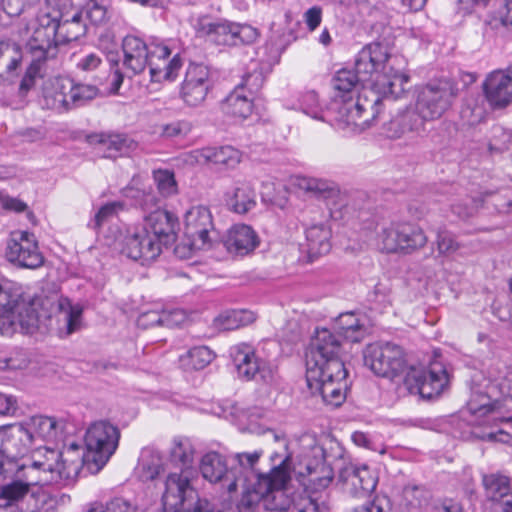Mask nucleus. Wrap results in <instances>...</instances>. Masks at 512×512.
Listing matches in <instances>:
<instances>
[{"instance_id": "nucleus-1", "label": "nucleus", "mask_w": 512, "mask_h": 512, "mask_svg": "<svg viewBox=\"0 0 512 512\" xmlns=\"http://www.w3.org/2000/svg\"><path fill=\"white\" fill-rule=\"evenodd\" d=\"M395 60L387 47L371 43L358 53L355 71L336 72L332 79V109L336 112L337 128L353 133L370 128L382 98L396 99L404 93L409 76L394 68Z\"/></svg>"}, {"instance_id": "nucleus-2", "label": "nucleus", "mask_w": 512, "mask_h": 512, "mask_svg": "<svg viewBox=\"0 0 512 512\" xmlns=\"http://www.w3.org/2000/svg\"><path fill=\"white\" fill-rule=\"evenodd\" d=\"M82 309L73 306L68 298L31 296L22 287L0 275V333L11 336L15 332L31 333L40 317L56 315L60 332L70 335L81 326Z\"/></svg>"}, {"instance_id": "nucleus-3", "label": "nucleus", "mask_w": 512, "mask_h": 512, "mask_svg": "<svg viewBox=\"0 0 512 512\" xmlns=\"http://www.w3.org/2000/svg\"><path fill=\"white\" fill-rule=\"evenodd\" d=\"M119 429L107 421L93 423L86 432L84 449L72 443L63 451L47 447L39 449L33 466L51 474V479L68 485L75 481L80 470L86 466L91 473H98L118 447Z\"/></svg>"}, {"instance_id": "nucleus-4", "label": "nucleus", "mask_w": 512, "mask_h": 512, "mask_svg": "<svg viewBox=\"0 0 512 512\" xmlns=\"http://www.w3.org/2000/svg\"><path fill=\"white\" fill-rule=\"evenodd\" d=\"M86 33L82 15L74 9L51 10L42 13L37 18V25L31 35V45H40V54L54 53L60 44L79 39Z\"/></svg>"}, {"instance_id": "nucleus-5", "label": "nucleus", "mask_w": 512, "mask_h": 512, "mask_svg": "<svg viewBox=\"0 0 512 512\" xmlns=\"http://www.w3.org/2000/svg\"><path fill=\"white\" fill-rule=\"evenodd\" d=\"M262 454V450L237 453L231 457L232 464L228 466L221 454L208 452L200 460L199 471L220 491L231 493L237 490L239 479L250 467L256 466Z\"/></svg>"}, {"instance_id": "nucleus-6", "label": "nucleus", "mask_w": 512, "mask_h": 512, "mask_svg": "<svg viewBox=\"0 0 512 512\" xmlns=\"http://www.w3.org/2000/svg\"><path fill=\"white\" fill-rule=\"evenodd\" d=\"M198 470L170 471L164 480L162 502L165 511L211 512L209 503L199 498L192 485Z\"/></svg>"}, {"instance_id": "nucleus-7", "label": "nucleus", "mask_w": 512, "mask_h": 512, "mask_svg": "<svg viewBox=\"0 0 512 512\" xmlns=\"http://www.w3.org/2000/svg\"><path fill=\"white\" fill-rule=\"evenodd\" d=\"M347 375L345 365L334 362L331 369H306V383L312 395H320L324 403L338 407L346 398Z\"/></svg>"}, {"instance_id": "nucleus-8", "label": "nucleus", "mask_w": 512, "mask_h": 512, "mask_svg": "<svg viewBox=\"0 0 512 512\" xmlns=\"http://www.w3.org/2000/svg\"><path fill=\"white\" fill-rule=\"evenodd\" d=\"M347 375L345 365L334 362L331 369H306V383L312 395H320L324 403L338 407L346 398Z\"/></svg>"}, {"instance_id": "nucleus-9", "label": "nucleus", "mask_w": 512, "mask_h": 512, "mask_svg": "<svg viewBox=\"0 0 512 512\" xmlns=\"http://www.w3.org/2000/svg\"><path fill=\"white\" fill-rule=\"evenodd\" d=\"M347 375L345 365L334 362L331 369H306V383L312 395H320L324 403L338 407L346 398Z\"/></svg>"}, {"instance_id": "nucleus-10", "label": "nucleus", "mask_w": 512, "mask_h": 512, "mask_svg": "<svg viewBox=\"0 0 512 512\" xmlns=\"http://www.w3.org/2000/svg\"><path fill=\"white\" fill-rule=\"evenodd\" d=\"M197 35L207 37L218 45L251 44L258 38L257 29L250 25L216 22L208 16L199 17L194 24Z\"/></svg>"}, {"instance_id": "nucleus-11", "label": "nucleus", "mask_w": 512, "mask_h": 512, "mask_svg": "<svg viewBox=\"0 0 512 512\" xmlns=\"http://www.w3.org/2000/svg\"><path fill=\"white\" fill-rule=\"evenodd\" d=\"M30 433L24 422L13 424L0 432V480L11 477L18 470L13 458L28 452L33 442Z\"/></svg>"}, {"instance_id": "nucleus-12", "label": "nucleus", "mask_w": 512, "mask_h": 512, "mask_svg": "<svg viewBox=\"0 0 512 512\" xmlns=\"http://www.w3.org/2000/svg\"><path fill=\"white\" fill-rule=\"evenodd\" d=\"M455 95L453 83L440 79L419 90L414 108L425 122L436 120L450 108Z\"/></svg>"}, {"instance_id": "nucleus-13", "label": "nucleus", "mask_w": 512, "mask_h": 512, "mask_svg": "<svg viewBox=\"0 0 512 512\" xmlns=\"http://www.w3.org/2000/svg\"><path fill=\"white\" fill-rule=\"evenodd\" d=\"M364 363L381 377L393 379L404 369V353L400 346L390 342H376L363 351Z\"/></svg>"}, {"instance_id": "nucleus-14", "label": "nucleus", "mask_w": 512, "mask_h": 512, "mask_svg": "<svg viewBox=\"0 0 512 512\" xmlns=\"http://www.w3.org/2000/svg\"><path fill=\"white\" fill-rule=\"evenodd\" d=\"M114 245L123 255L142 264L155 260L162 251L155 237L142 225L127 228Z\"/></svg>"}, {"instance_id": "nucleus-15", "label": "nucleus", "mask_w": 512, "mask_h": 512, "mask_svg": "<svg viewBox=\"0 0 512 512\" xmlns=\"http://www.w3.org/2000/svg\"><path fill=\"white\" fill-rule=\"evenodd\" d=\"M341 338L333 331L317 329L306 352V369H331L332 363L344 364Z\"/></svg>"}, {"instance_id": "nucleus-16", "label": "nucleus", "mask_w": 512, "mask_h": 512, "mask_svg": "<svg viewBox=\"0 0 512 512\" xmlns=\"http://www.w3.org/2000/svg\"><path fill=\"white\" fill-rule=\"evenodd\" d=\"M404 383L410 393L431 399L439 396L448 386L449 376L442 363L434 362L428 369L411 368Z\"/></svg>"}, {"instance_id": "nucleus-17", "label": "nucleus", "mask_w": 512, "mask_h": 512, "mask_svg": "<svg viewBox=\"0 0 512 512\" xmlns=\"http://www.w3.org/2000/svg\"><path fill=\"white\" fill-rule=\"evenodd\" d=\"M290 461L291 454L288 453L269 474H261L262 481L269 482L267 483V495L263 497L268 510L286 512L296 502L287 492V485L291 480Z\"/></svg>"}, {"instance_id": "nucleus-18", "label": "nucleus", "mask_w": 512, "mask_h": 512, "mask_svg": "<svg viewBox=\"0 0 512 512\" xmlns=\"http://www.w3.org/2000/svg\"><path fill=\"white\" fill-rule=\"evenodd\" d=\"M24 471V480H14L8 484L0 486V507L1 508H12L14 506L25 507V501L27 500L30 493V487L36 485L42 481L44 482H55L51 479L49 472H44L41 468L34 467L33 463L29 466L21 467ZM56 483H58L56 481Z\"/></svg>"}, {"instance_id": "nucleus-19", "label": "nucleus", "mask_w": 512, "mask_h": 512, "mask_svg": "<svg viewBox=\"0 0 512 512\" xmlns=\"http://www.w3.org/2000/svg\"><path fill=\"white\" fill-rule=\"evenodd\" d=\"M6 258L9 262L27 269L39 268L44 263L36 237L27 231L12 234L7 244Z\"/></svg>"}, {"instance_id": "nucleus-20", "label": "nucleus", "mask_w": 512, "mask_h": 512, "mask_svg": "<svg viewBox=\"0 0 512 512\" xmlns=\"http://www.w3.org/2000/svg\"><path fill=\"white\" fill-rule=\"evenodd\" d=\"M213 87L210 70L203 64L188 66L181 86L180 97L190 107L202 105Z\"/></svg>"}, {"instance_id": "nucleus-21", "label": "nucleus", "mask_w": 512, "mask_h": 512, "mask_svg": "<svg viewBox=\"0 0 512 512\" xmlns=\"http://www.w3.org/2000/svg\"><path fill=\"white\" fill-rule=\"evenodd\" d=\"M339 481L358 497L371 493L377 485V479L366 465L358 466L345 458V451L339 445Z\"/></svg>"}, {"instance_id": "nucleus-22", "label": "nucleus", "mask_w": 512, "mask_h": 512, "mask_svg": "<svg viewBox=\"0 0 512 512\" xmlns=\"http://www.w3.org/2000/svg\"><path fill=\"white\" fill-rule=\"evenodd\" d=\"M147 66L152 82L174 81L183 66V60L179 52L172 54L165 43H152Z\"/></svg>"}, {"instance_id": "nucleus-23", "label": "nucleus", "mask_w": 512, "mask_h": 512, "mask_svg": "<svg viewBox=\"0 0 512 512\" xmlns=\"http://www.w3.org/2000/svg\"><path fill=\"white\" fill-rule=\"evenodd\" d=\"M214 224L210 210L205 206H194L184 216V233L195 249L210 246V233Z\"/></svg>"}, {"instance_id": "nucleus-24", "label": "nucleus", "mask_w": 512, "mask_h": 512, "mask_svg": "<svg viewBox=\"0 0 512 512\" xmlns=\"http://www.w3.org/2000/svg\"><path fill=\"white\" fill-rule=\"evenodd\" d=\"M183 159L189 165L214 164L232 169L240 163L241 152L232 146L204 147L186 153Z\"/></svg>"}, {"instance_id": "nucleus-25", "label": "nucleus", "mask_w": 512, "mask_h": 512, "mask_svg": "<svg viewBox=\"0 0 512 512\" xmlns=\"http://www.w3.org/2000/svg\"><path fill=\"white\" fill-rule=\"evenodd\" d=\"M484 94L493 107L512 103V65L505 70L491 72L483 83Z\"/></svg>"}, {"instance_id": "nucleus-26", "label": "nucleus", "mask_w": 512, "mask_h": 512, "mask_svg": "<svg viewBox=\"0 0 512 512\" xmlns=\"http://www.w3.org/2000/svg\"><path fill=\"white\" fill-rule=\"evenodd\" d=\"M267 481H262V476L254 467H250L239 479L238 487L243 492L237 504V512H254L259 502L267 495Z\"/></svg>"}, {"instance_id": "nucleus-27", "label": "nucleus", "mask_w": 512, "mask_h": 512, "mask_svg": "<svg viewBox=\"0 0 512 512\" xmlns=\"http://www.w3.org/2000/svg\"><path fill=\"white\" fill-rule=\"evenodd\" d=\"M259 244V236L251 226L246 224L232 226L224 240L228 253L241 257L252 253Z\"/></svg>"}, {"instance_id": "nucleus-28", "label": "nucleus", "mask_w": 512, "mask_h": 512, "mask_svg": "<svg viewBox=\"0 0 512 512\" xmlns=\"http://www.w3.org/2000/svg\"><path fill=\"white\" fill-rule=\"evenodd\" d=\"M177 224V218L173 213L156 209L145 217V223L142 226L148 228L150 235L155 237L162 249V245L175 241Z\"/></svg>"}, {"instance_id": "nucleus-29", "label": "nucleus", "mask_w": 512, "mask_h": 512, "mask_svg": "<svg viewBox=\"0 0 512 512\" xmlns=\"http://www.w3.org/2000/svg\"><path fill=\"white\" fill-rule=\"evenodd\" d=\"M123 65L132 75L144 71L148 65L152 43L147 45L141 38L128 35L123 39Z\"/></svg>"}, {"instance_id": "nucleus-30", "label": "nucleus", "mask_w": 512, "mask_h": 512, "mask_svg": "<svg viewBox=\"0 0 512 512\" xmlns=\"http://www.w3.org/2000/svg\"><path fill=\"white\" fill-rule=\"evenodd\" d=\"M229 353L241 379L249 381L256 378L258 365L262 358L256 354V350L251 344L238 343L230 348Z\"/></svg>"}, {"instance_id": "nucleus-31", "label": "nucleus", "mask_w": 512, "mask_h": 512, "mask_svg": "<svg viewBox=\"0 0 512 512\" xmlns=\"http://www.w3.org/2000/svg\"><path fill=\"white\" fill-rule=\"evenodd\" d=\"M69 86L70 78L57 77L50 79L43 88L44 105L57 112L69 111Z\"/></svg>"}, {"instance_id": "nucleus-32", "label": "nucleus", "mask_w": 512, "mask_h": 512, "mask_svg": "<svg viewBox=\"0 0 512 512\" xmlns=\"http://www.w3.org/2000/svg\"><path fill=\"white\" fill-rule=\"evenodd\" d=\"M253 108V96L247 94L241 87H235L222 104L224 113L237 122H242L250 117Z\"/></svg>"}, {"instance_id": "nucleus-33", "label": "nucleus", "mask_w": 512, "mask_h": 512, "mask_svg": "<svg viewBox=\"0 0 512 512\" xmlns=\"http://www.w3.org/2000/svg\"><path fill=\"white\" fill-rule=\"evenodd\" d=\"M90 142L99 145L105 157L112 158L133 151L137 144L124 134L100 133L90 136Z\"/></svg>"}, {"instance_id": "nucleus-34", "label": "nucleus", "mask_w": 512, "mask_h": 512, "mask_svg": "<svg viewBox=\"0 0 512 512\" xmlns=\"http://www.w3.org/2000/svg\"><path fill=\"white\" fill-rule=\"evenodd\" d=\"M307 253L310 259L327 254L331 249V228L325 223L309 226L306 229Z\"/></svg>"}, {"instance_id": "nucleus-35", "label": "nucleus", "mask_w": 512, "mask_h": 512, "mask_svg": "<svg viewBox=\"0 0 512 512\" xmlns=\"http://www.w3.org/2000/svg\"><path fill=\"white\" fill-rule=\"evenodd\" d=\"M195 448L190 439L176 437L169 450V463L175 470H197L194 467Z\"/></svg>"}, {"instance_id": "nucleus-36", "label": "nucleus", "mask_w": 512, "mask_h": 512, "mask_svg": "<svg viewBox=\"0 0 512 512\" xmlns=\"http://www.w3.org/2000/svg\"><path fill=\"white\" fill-rule=\"evenodd\" d=\"M35 46V48L32 47L30 38L27 42V48L32 55V61L27 67L19 85V93L22 96L26 95L35 86L36 79L41 77L42 64L47 59L54 57V53H46V51H43V55H41L40 51H38L40 50V45Z\"/></svg>"}, {"instance_id": "nucleus-37", "label": "nucleus", "mask_w": 512, "mask_h": 512, "mask_svg": "<svg viewBox=\"0 0 512 512\" xmlns=\"http://www.w3.org/2000/svg\"><path fill=\"white\" fill-rule=\"evenodd\" d=\"M70 501L69 495L54 496L46 491L38 490L32 492L25 501V507L20 512H58L60 503Z\"/></svg>"}, {"instance_id": "nucleus-38", "label": "nucleus", "mask_w": 512, "mask_h": 512, "mask_svg": "<svg viewBox=\"0 0 512 512\" xmlns=\"http://www.w3.org/2000/svg\"><path fill=\"white\" fill-rule=\"evenodd\" d=\"M299 109L307 116L328 122L336 126V112L332 109V103L327 109H323L318 95L314 91H308L301 95L299 98Z\"/></svg>"}, {"instance_id": "nucleus-39", "label": "nucleus", "mask_w": 512, "mask_h": 512, "mask_svg": "<svg viewBox=\"0 0 512 512\" xmlns=\"http://www.w3.org/2000/svg\"><path fill=\"white\" fill-rule=\"evenodd\" d=\"M334 329L336 335L350 342L362 341L367 333L365 326L351 312L339 315L335 320Z\"/></svg>"}, {"instance_id": "nucleus-40", "label": "nucleus", "mask_w": 512, "mask_h": 512, "mask_svg": "<svg viewBox=\"0 0 512 512\" xmlns=\"http://www.w3.org/2000/svg\"><path fill=\"white\" fill-rule=\"evenodd\" d=\"M227 204L232 211L245 214L256 206V194L247 182H237L233 191L228 195Z\"/></svg>"}, {"instance_id": "nucleus-41", "label": "nucleus", "mask_w": 512, "mask_h": 512, "mask_svg": "<svg viewBox=\"0 0 512 512\" xmlns=\"http://www.w3.org/2000/svg\"><path fill=\"white\" fill-rule=\"evenodd\" d=\"M24 424L31 431L32 440L35 436L46 440L55 439L63 428L55 418L43 415L32 416Z\"/></svg>"}, {"instance_id": "nucleus-42", "label": "nucleus", "mask_w": 512, "mask_h": 512, "mask_svg": "<svg viewBox=\"0 0 512 512\" xmlns=\"http://www.w3.org/2000/svg\"><path fill=\"white\" fill-rule=\"evenodd\" d=\"M401 241L400 253L412 254L426 246L428 237L419 225L402 222Z\"/></svg>"}, {"instance_id": "nucleus-43", "label": "nucleus", "mask_w": 512, "mask_h": 512, "mask_svg": "<svg viewBox=\"0 0 512 512\" xmlns=\"http://www.w3.org/2000/svg\"><path fill=\"white\" fill-rule=\"evenodd\" d=\"M255 314L249 310H228L214 319V326L220 331H231L253 323Z\"/></svg>"}, {"instance_id": "nucleus-44", "label": "nucleus", "mask_w": 512, "mask_h": 512, "mask_svg": "<svg viewBox=\"0 0 512 512\" xmlns=\"http://www.w3.org/2000/svg\"><path fill=\"white\" fill-rule=\"evenodd\" d=\"M402 222L383 225L377 233V246L386 253H400Z\"/></svg>"}, {"instance_id": "nucleus-45", "label": "nucleus", "mask_w": 512, "mask_h": 512, "mask_svg": "<svg viewBox=\"0 0 512 512\" xmlns=\"http://www.w3.org/2000/svg\"><path fill=\"white\" fill-rule=\"evenodd\" d=\"M483 486L486 496L494 503L495 508L512 492V486L506 476L488 474L483 476Z\"/></svg>"}, {"instance_id": "nucleus-46", "label": "nucleus", "mask_w": 512, "mask_h": 512, "mask_svg": "<svg viewBox=\"0 0 512 512\" xmlns=\"http://www.w3.org/2000/svg\"><path fill=\"white\" fill-rule=\"evenodd\" d=\"M488 378L504 397L512 398V365L496 363L488 370Z\"/></svg>"}, {"instance_id": "nucleus-47", "label": "nucleus", "mask_w": 512, "mask_h": 512, "mask_svg": "<svg viewBox=\"0 0 512 512\" xmlns=\"http://www.w3.org/2000/svg\"><path fill=\"white\" fill-rule=\"evenodd\" d=\"M98 94V89L94 85L75 83L70 79L68 90L69 109H74L85 105L94 99Z\"/></svg>"}, {"instance_id": "nucleus-48", "label": "nucleus", "mask_w": 512, "mask_h": 512, "mask_svg": "<svg viewBox=\"0 0 512 512\" xmlns=\"http://www.w3.org/2000/svg\"><path fill=\"white\" fill-rule=\"evenodd\" d=\"M400 129L403 130V136L406 135H421L425 132V121L415 110V108H408L398 113Z\"/></svg>"}, {"instance_id": "nucleus-49", "label": "nucleus", "mask_w": 512, "mask_h": 512, "mask_svg": "<svg viewBox=\"0 0 512 512\" xmlns=\"http://www.w3.org/2000/svg\"><path fill=\"white\" fill-rule=\"evenodd\" d=\"M4 48L5 52L4 54L2 53L0 68L3 69V73L6 75L13 76L22 64V48L19 44L12 41H9L7 47Z\"/></svg>"}, {"instance_id": "nucleus-50", "label": "nucleus", "mask_w": 512, "mask_h": 512, "mask_svg": "<svg viewBox=\"0 0 512 512\" xmlns=\"http://www.w3.org/2000/svg\"><path fill=\"white\" fill-rule=\"evenodd\" d=\"M265 76L259 63L251 62L249 70L243 75L241 82L236 87H241L247 94L254 95L262 88Z\"/></svg>"}, {"instance_id": "nucleus-51", "label": "nucleus", "mask_w": 512, "mask_h": 512, "mask_svg": "<svg viewBox=\"0 0 512 512\" xmlns=\"http://www.w3.org/2000/svg\"><path fill=\"white\" fill-rule=\"evenodd\" d=\"M296 512H329L326 500L322 494L305 493L294 503Z\"/></svg>"}, {"instance_id": "nucleus-52", "label": "nucleus", "mask_w": 512, "mask_h": 512, "mask_svg": "<svg viewBox=\"0 0 512 512\" xmlns=\"http://www.w3.org/2000/svg\"><path fill=\"white\" fill-rule=\"evenodd\" d=\"M153 179L162 196L169 197L177 193V182L173 171L168 169L154 170Z\"/></svg>"}, {"instance_id": "nucleus-53", "label": "nucleus", "mask_w": 512, "mask_h": 512, "mask_svg": "<svg viewBox=\"0 0 512 512\" xmlns=\"http://www.w3.org/2000/svg\"><path fill=\"white\" fill-rule=\"evenodd\" d=\"M214 353L206 346H197L187 352L188 364L196 370L203 369L214 359Z\"/></svg>"}, {"instance_id": "nucleus-54", "label": "nucleus", "mask_w": 512, "mask_h": 512, "mask_svg": "<svg viewBox=\"0 0 512 512\" xmlns=\"http://www.w3.org/2000/svg\"><path fill=\"white\" fill-rule=\"evenodd\" d=\"M140 468L145 479H154L160 472V458L157 454L150 450L142 452L139 460Z\"/></svg>"}, {"instance_id": "nucleus-55", "label": "nucleus", "mask_w": 512, "mask_h": 512, "mask_svg": "<svg viewBox=\"0 0 512 512\" xmlns=\"http://www.w3.org/2000/svg\"><path fill=\"white\" fill-rule=\"evenodd\" d=\"M124 209V204L121 201H114L103 205L95 214L94 219L90 225L94 229H98L104 223L115 217L119 211Z\"/></svg>"}, {"instance_id": "nucleus-56", "label": "nucleus", "mask_w": 512, "mask_h": 512, "mask_svg": "<svg viewBox=\"0 0 512 512\" xmlns=\"http://www.w3.org/2000/svg\"><path fill=\"white\" fill-rule=\"evenodd\" d=\"M308 474L310 476V483L317 486L325 488L332 481L331 471L325 467L324 463L318 461L315 467H312L310 464L306 466Z\"/></svg>"}, {"instance_id": "nucleus-57", "label": "nucleus", "mask_w": 512, "mask_h": 512, "mask_svg": "<svg viewBox=\"0 0 512 512\" xmlns=\"http://www.w3.org/2000/svg\"><path fill=\"white\" fill-rule=\"evenodd\" d=\"M135 200V205L144 211H155L158 209V199L152 192H146L139 189H130L127 194Z\"/></svg>"}, {"instance_id": "nucleus-58", "label": "nucleus", "mask_w": 512, "mask_h": 512, "mask_svg": "<svg viewBox=\"0 0 512 512\" xmlns=\"http://www.w3.org/2000/svg\"><path fill=\"white\" fill-rule=\"evenodd\" d=\"M436 246L440 255H450L459 248V244L456 242L453 234L442 228H439L437 231Z\"/></svg>"}, {"instance_id": "nucleus-59", "label": "nucleus", "mask_w": 512, "mask_h": 512, "mask_svg": "<svg viewBox=\"0 0 512 512\" xmlns=\"http://www.w3.org/2000/svg\"><path fill=\"white\" fill-rule=\"evenodd\" d=\"M192 129L190 122L185 120H177L163 125L161 135L165 138H183L187 136Z\"/></svg>"}, {"instance_id": "nucleus-60", "label": "nucleus", "mask_w": 512, "mask_h": 512, "mask_svg": "<svg viewBox=\"0 0 512 512\" xmlns=\"http://www.w3.org/2000/svg\"><path fill=\"white\" fill-rule=\"evenodd\" d=\"M104 509L106 512H143L135 502L122 496L110 499L104 504Z\"/></svg>"}, {"instance_id": "nucleus-61", "label": "nucleus", "mask_w": 512, "mask_h": 512, "mask_svg": "<svg viewBox=\"0 0 512 512\" xmlns=\"http://www.w3.org/2000/svg\"><path fill=\"white\" fill-rule=\"evenodd\" d=\"M258 367L257 375L264 384L272 386L278 383V370L274 365L264 359H261Z\"/></svg>"}, {"instance_id": "nucleus-62", "label": "nucleus", "mask_w": 512, "mask_h": 512, "mask_svg": "<svg viewBox=\"0 0 512 512\" xmlns=\"http://www.w3.org/2000/svg\"><path fill=\"white\" fill-rule=\"evenodd\" d=\"M300 187L308 192H313L316 195L326 197V194H330L332 190L326 181L316 178H303Z\"/></svg>"}, {"instance_id": "nucleus-63", "label": "nucleus", "mask_w": 512, "mask_h": 512, "mask_svg": "<svg viewBox=\"0 0 512 512\" xmlns=\"http://www.w3.org/2000/svg\"><path fill=\"white\" fill-rule=\"evenodd\" d=\"M162 326L173 328L181 325L186 321V314L180 309L170 311H161Z\"/></svg>"}, {"instance_id": "nucleus-64", "label": "nucleus", "mask_w": 512, "mask_h": 512, "mask_svg": "<svg viewBox=\"0 0 512 512\" xmlns=\"http://www.w3.org/2000/svg\"><path fill=\"white\" fill-rule=\"evenodd\" d=\"M386 504L387 502L385 499L377 497L371 502H367L354 508L351 512H388V510L385 509Z\"/></svg>"}]
</instances>
